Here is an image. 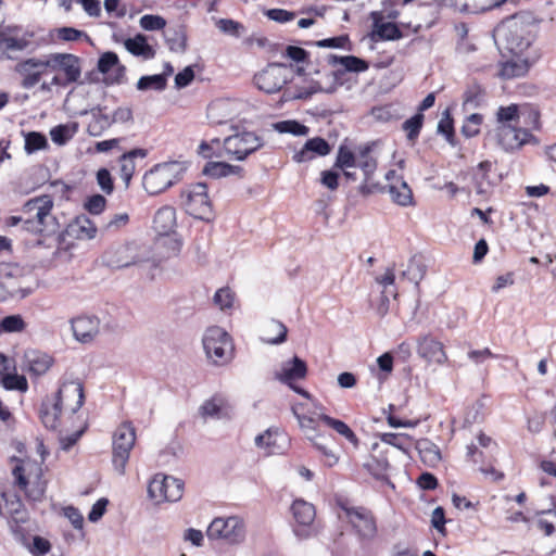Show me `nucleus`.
<instances>
[{
	"label": "nucleus",
	"mask_w": 556,
	"mask_h": 556,
	"mask_svg": "<svg viewBox=\"0 0 556 556\" xmlns=\"http://www.w3.org/2000/svg\"><path fill=\"white\" fill-rule=\"evenodd\" d=\"M54 206L50 194H42L27 200L20 208L24 214V231L40 236L53 231L55 217L52 215Z\"/></svg>",
	"instance_id": "obj_1"
},
{
	"label": "nucleus",
	"mask_w": 556,
	"mask_h": 556,
	"mask_svg": "<svg viewBox=\"0 0 556 556\" xmlns=\"http://www.w3.org/2000/svg\"><path fill=\"white\" fill-rule=\"evenodd\" d=\"M534 28V25L516 15L506 20L496 34L510 53L522 55L535 38Z\"/></svg>",
	"instance_id": "obj_2"
},
{
	"label": "nucleus",
	"mask_w": 556,
	"mask_h": 556,
	"mask_svg": "<svg viewBox=\"0 0 556 556\" xmlns=\"http://www.w3.org/2000/svg\"><path fill=\"white\" fill-rule=\"evenodd\" d=\"M45 68L53 74L52 84L67 87L77 83L81 76L80 59L71 53H50L45 55Z\"/></svg>",
	"instance_id": "obj_3"
},
{
	"label": "nucleus",
	"mask_w": 556,
	"mask_h": 556,
	"mask_svg": "<svg viewBox=\"0 0 556 556\" xmlns=\"http://www.w3.org/2000/svg\"><path fill=\"white\" fill-rule=\"evenodd\" d=\"M185 173L179 162H165L154 165L143 176V188L149 194L155 195L178 182Z\"/></svg>",
	"instance_id": "obj_4"
},
{
	"label": "nucleus",
	"mask_w": 556,
	"mask_h": 556,
	"mask_svg": "<svg viewBox=\"0 0 556 556\" xmlns=\"http://www.w3.org/2000/svg\"><path fill=\"white\" fill-rule=\"evenodd\" d=\"M202 343L206 357L214 365L224 366L233 358L232 340L227 331L218 326L206 329Z\"/></svg>",
	"instance_id": "obj_5"
},
{
	"label": "nucleus",
	"mask_w": 556,
	"mask_h": 556,
	"mask_svg": "<svg viewBox=\"0 0 556 556\" xmlns=\"http://www.w3.org/2000/svg\"><path fill=\"white\" fill-rule=\"evenodd\" d=\"M180 198L181 204L189 215L207 222L213 217L212 203L205 184L197 182L186 186L181 190Z\"/></svg>",
	"instance_id": "obj_6"
},
{
	"label": "nucleus",
	"mask_w": 556,
	"mask_h": 556,
	"mask_svg": "<svg viewBox=\"0 0 556 556\" xmlns=\"http://www.w3.org/2000/svg\"><path fill=\"white\" fill-rule=\"evenodd\" d=\"M264 146V141L253 131H242L226 137L222 147L224 156L243 161Z\"/></svg>",
	"instance_id": "obj_7"
},
{
	"label": "nucleus",
	"mask_w": 556,
	"mask_h": 556,
	"mask_svg": "<svg viewBox=\"0 0 556 556\" xmlns=\"http://www.w3.org/2000/svg\"><path fill=\"white\" fill-rule=\"evenodd\" d=\"M136 441V431L131 422L125 421L117 427L113 434V456L112 463L119 475L125 473L126 464L129 459L130 451Z\"/></svg>",
	"instance_id": "obj_8"
},
{
	"label": "nucleus",
	"mask_w": 556,
	"mask_h": 556,
	"mask_svg": "<svg viewBox=\"0 0 556 556\" xmlns=\"http://www.w3.org/2000/svg\"><path fill=\"white\" fill-rule=\"evenodd\" d=\"M211 540L223 539L229 544H239L245 538V527L242 519L237 516L215 518L206 530Z\"/></svg>",
	"instance_id": "obj_9"
},
{
	"label": "nucleus",
	"mask_w": 556,
	"mask_h": 556,
	"mask_svg": "<svg viewBox=\"0 0 556 556\" xmlns=\"http://www.w3.org/2000/svg\"><path fill=\"white\" fill-rule=\"evenodd\" d=\"M176 227V211L173 206L165 205L159 208L154 215L153 228L160 238L156 244L169 243L167 256L175 255L180 250V242L170 237Z\"/></svg>",
	"instance_id": "obj_10"
},
{
	"label": "nucleus",
	"mask_w": 556,
	"mask_h": 556,
	"mask_svg": "<svg viewBox=\"0 0 556 556\" xmlns=\"http://www.w3.org/2000/svg\"><path fill=\"white\" fill-rule=\"evenodd\" d=\"M182 492V481L170 476L156 475L148 485V494L155 503L177 502Z\"/></svg>",
	"instance_id": "obj_11"
},
{
	"label": "nucleus",
	"mask_w": 556,
	"mask_h": 556,
	"mask_svg": "<svg viewBox=\"0 0 556 556\" xmlns=\"http://www.w3.org/2000/svg\"><path fill=\"white\" fill-rule=\"evenodd\" d=\"M290 68L280 63H271L254 76V83L266 93L279 91L289 80Z\"/></svg>",
	"instance_id": "obj_12"
},
{
	"label": "nucleus",
	"mask_w": 556,
	"mask_h": 556,
	"mask_svg": "<svg viewBox=\"0 0 556 556\" xmlns=\"http://www.w3.org/2000/svg\"><path fill=\"white\" fill-rule=\"evenodd\" d=\"M340 508L358 535L363 539L371 540L377 533L376 520L370 510L364 507H351L345 503L339 502Z\"/></svg>",
	"instance_id": "obj_13"
},
{
	"label": "nucleus",
	"mask_w": 556,
	"mask_h": 556,
	"mask_svg": "<svg viewBox=\"0 0 556 556\" xmlns=\"http://www.w3.org/2000/svg\"><path fill=\"white\" fill-rule=\"evenodd\" d=\"M53 401L64 410L77 413L85 403L83 382L79 379L63 381Z\"/></svg>",
	"instance_id": "obj_14"
},
{
	"label": "nucleus",
	"mask_w": 556,
	"mask_h": 556,
	"mask_svg": "<svg viewBox=\"0 0 556 556\" xmlns=\"http://www.w3.org/2000/svg\"><path fill=\"white\" fill-rule=\"evenodd\" d=\"M497 144L505 151H514L528 143L532 134L518 125H503L495 129Z\"/></svg>",
	"instance_id": "obj_15"
},
{
	"label": "nucleus",
	"mask_w": 556,
	"mask_h": 556,
	"mask_svg": "<svg viewBox=\"0 0 556 556\" xmlns=\"http://www.w3.org/2000/svg\"><path fill=\"white\" fill-rule=\"evenodd\" d=\"M14 71L22 77L21 86L24 89H30L40 81L43 75H47L45 55L20 61Z\"/></svg>",
	"instance_id": "obj_16"
},
{
	"label": "nucleus",
	"mask_w": 556,
	"mask_h": 556,
	"mask_svg": "<svg viewBox=\"0 0 556 556\" xmlns=\"http://www.w3.org/2000/svg\"><path fill=\"white\" fill-rule=\"evenodd\" d=\"M370 20L372 22L370 37L374 41L396 40L403 37V33L399 26L393 22H387L382 12H371Z\"/></svg>",
	"instance_id": "obj_17"
},
{
	"label": "nucleus",
	"mask_w": 556,
	"mask_h": 556,
	"mask_svg": "<svg viewBox=\"0 0 556 556\" xmlns=\"http://www.w3.org/2000/svg\"><path fill=\"white\" fill-rule=\"evenodd\" d=\"M75 339L81 343L91 342L99 333L100 320L96 316L81 315L71 320Z\"/></svg>",
	"instance_id": "obj_18"
},
{
	"label": "nucleus",
	"mask_w": 556,
	"mask_h": 556,
	"mask_svg": "<svg viewBox=\"0 0 556 556\" xmlns=\"http://www.w3.org/2000/svg\"><path fill=\"white\" fill-rule=\"evenodd\" d=\"M105 260L108 266L113 268H125L142 261L137 254V245L135 243L119 245L114 250L108 251Z\"/></svg>",
	"instance_id": "obj_19"
},
{
	"label": "nucleus",
	"mask_w": 556,
	"mask_h": 556,
	"mask_svg": "<svg viewBox=\"0 0 556 556\" xmlns=\"http://www.w3.org/2000/svg\"><path fill=\"white\" fill-rule=\"evenodd\" d=\"M417 343L418 355L425 358L427 362L442 365L447 361L443 344L434 338L430 336H424L418 339Z\"/></svg>",
	"instance_id": "obj_20"
},
{
	"label": "nucleus",
	"mask_w": 556,
	"mask_h": 556,
	"mask_svg": "<svg viewBox=\"0 0 556 556\" xmlns=\"http://www.w3.org/2000/svg\"><path fill=\"white\" fill-rule=\"evenodd\" d=\"M53 362V357L45 352L28 350L24 354L23 366L27 372L39 377L45 375L51 368Z\"/></svg>",
	"instance_id": "obj_21"
},
{
	"label": "nucleus",
	"mask_w": 556,
	"mask_h": 556,
	"mask_svg": "<svg viewBox=\"0 0 556 556\" xmlns=\"http://www.w3.org/2000/svg\"><path fill=\"white\" fill-rule=\"evenodd\" d=\"M231 413V407L228 404L227 400L219 395L215 394L211 399L205 400L203 404L199 407V415L203 420L211 419H223L229 418Z\"/></svg>",
	"instance_id": "obj_22"
},
{
	"label": "nucleus",
	"mask_w": 556,
	"mask_h": 556,
	"mask_svg": "<svg viewBox=\"0 0 556 556\" xmlns=\"http://www.w3.org/2000/svg\"><path fill=\"white\" fill-rule=\"evenodd\" d=\"M306 375V363L302 358L293 356L282 364L281 370L276 372L275 378L287 386H291V382L302 380Z\"/></svg>",
	"instance_id": "obj_23"
},
{
	"label": "nucleus",
	"mask_w": 556,
	"mask_h": 556,
	"mask_svg": "<svg viewBox=\"0 0 556 556\" xmlns=\"http://www.w3.org/2000/svg\"><path fill=\"white\" fill-rule=\"evenodd\" d=\"M331 151L329 143L321 137L308 139L303 148L293 155L296 163H304L313 160L316 155L325 156Z\"/></svg>",
	"instance_id": "obj_24"
},
{
	"label": "nucleus",
	"mask_w": 556,
	"mask_h": 556,
	"mask_svg": "<svg viewBox=\"0 0 556 556\" xmlns=\"http://www.w3.org/2000/svg\"><path fill=\"white\" fill-rule=\"evenodd\" d=\"M13 460H16L18 464L13 468L12 475L15 479V483L18 485L21 490H23L26 494V496L34 501L39 502L42 500L45 495V486L42 483L38 482L33 488L28 489V480L25 476V468L21 464V460L16 457L12 458Z\"/></svg>",
	"instance_id": "obj_25"
},
{
	"label": "nucleus",
	"mask_w": 556,
	"mask_h": 556,
	"mask_svg": "<svg viewBox=\"0 0 556 556\" xmlns=\"http://www.w3.org/2000/svg\"><path fill=\"white\" fill-rule=\"evenodd\" d=\"M65 233L78 240L92 239L96 237L97 227L89 217L79 215L67 225Z\"/></svg>",
	"instance_id": "obj_26"
},
{
	"label": "nucleus",
	"mask_w": 556,
	"mask_h": 556,
	"mask_svg": "<svg viewBox=\"0 0 556 556\" xmlns=\"http://www.w3.org/2000/svg\"><path fill=\"white\" fill-rule=\"evenodd\" d=\"M486 102V90L477 81L467 85L463 94V110L470 112Z\"/></svg>",
	"instance_id": "obj_27"
},
{
	"label": "nucleus",
	"mask_w": 556,
	"mask_h": 556,
	"mask_svg": "<svg viewBox=\"0 0 556 556\" xmlns=\"http://www.w3.org/2000/svg\"><path fill=\"white\" fill-rule=\"evenodd\" d=\"M415 447L419 454L421 462L428 467H435L441 462V453L439 447L428 439L416 441Z\"/></svg>",
	"instance_id": "obj_28"
},
{
	"label": "nucleus",
	"mask_w": 556,
	"mask_h": 556,
	"mask_svg": "<svg viewBox=\"0 0 556 556\" xmlns=\"http://www.w3.org/2000/svg\"><path fill=\"white\" fill-rule=\"evenodd\" d=\"M146 156H147V150L134 149L127 153H124L119 157L121 178L124 180L126 186H128V184L135 173V169H136L135 159L136 157L144 159Z\"/></svg>",
	"instance_id": "obj_29"
},
{
	"label": "nucleus",
	"mask_w": 556,
	"mask_h": 556,
	"mask_svg": "<svg viewBox=\"0 0 556 556\" xmlns=\"http://www.w3.org/2000/svg\"><path fill=\"white\" fill-rule=\"evenodd\" d=\"M62 407L53 400H46L39 408V416L47 429L55 430L59 426V418Z\"/></svg>",
	"instance_id": "obj_30"
},
{
	"label": "nucleus",
	"mask_w": 556,
	"mask_h": 556,
	"mask_svg": "<svg viewBox=\"0 0 556 556\" xmlns=\"http://www.w3.org/2000/svg\"><path fill=\"white\" fill-rule=\"evenodd\" d=\"M125 48L132 55L142 56L144 60L155 56L154 49L147 42L146 36L141 34L136 35L134 38H128L125 41Z\"/></svg>",
	"instance_id": "obj_31"
},
{
	"label": "nucleus",
	"mask_w": 556,
	"mask_h": 556,
	"mask_svg": "<svg viewBox=\"0 0 556 556\" xmlns=\"http://www.w3.org/2000/svg\"><path fill=\"white\" fill-rule=\"evenodd\" d=\"M28 46L24 38H15L0 33V59H14L15 52H21Z\"/></svg>",
	"instance_id": "obj_32"
},
{
	"label": "nucleus",
	"mask_w": 556,
	"mask_h": 556,
	"mask_svg": "<svg viewBox=\"0 0 556 556\" xmlns=\"http://www.w3.org/2000/svg\"><path fill=\"white\" fill-rule=\"evenodd\" d=\"M328 62L332 66L341 65L346 72L353 73H362L367 71L369 67L365 60L354 55L338 56L332 54L329 56Z\"/></svg>",
	"instance_id": "obj_33"
},
{
	"label": "nucleus",
	"mask_w": 556,
	"mask_h": 556,
	"mask_svg": "<svg viewBox=\"0 0 556 556\" xmlns=\"http://www.w3.org/2000/svg\"><path fill=\"white\" fill-rule=\"evenodd\" d=\"M203 174L214 178L227 177L230 175L242 176L243 168L225 162H208L203 168Z\"/></svg>",
	"instance_id": "obj_34"
},
{
	"label": "nucleus",
	"mask_w": 556,
	"mask_h": 556,
	"mask_svg": "<svg viewBox=\"0 0 556 556\" xmlns=\"http://www.w3.org/2000/svg\"><path fill=\"white\" fill-rule=\"evenodd\" d=\"M291 510L296 522L303 526H309L316 516L313 504L303 500H295L291 506Z\"/></svg>",
	"instance_id": "obj_35"
},
{
	"label": "nucleus",
	"mask_w": 556,
	"mask_h": 556,
	"mask_svg": "<svg viewBox=\"0 0 556 556\" xmlns=\"http://www.w3.org/2000/svg\"><path fill=\"white\" fill-rule=\"evenodd\" d=\"M388 191L396 204L401 206L413 204V192L406 181L401 180L399 185L389 184Z\"/></svg>",
	"instance_id": "obj_36"
},
{
	"label": "nucleus",
	"mask_w": 556,
	"mask_h": 556,
	"mask_svg": "<svg viewBox=\"0 0 556 556\" xmlns=\"http://www.w3.org/2000/svg\"><path fill=\"white\" fill-rule=\"evenodd\" d=\"M279 441H286V434L277 430L271 431L270 429L255 438L256 446L267 448L268 453L280 452V447L278 446Z\"/></svg>",
	"instance_id": "obj_37"
},
{
	"label": "nucleus",
	"mask_w": 556,
	"mask_h": 556,
	"mask_svg": "<svg viewBox=\"0 0 556 556\" xmlns=\"http://www.w3.org/2000/svg\"><path fill=\"white\" fill-rule=\"evenodd\" d=\"M318 418L324 421L328 427L332 428L339 434L344 437L349 442H351L354 446L358 445V439L353 430L342 420L334 419L328 415L320 414Z\"/></svg>",
	"instance_id": "obj_38"
},
{
	"label": "nucleus",
	"mask_w": 556,
	"mask_h": 556,
	"mask_svg": "<svg viewBox=\"0 0 556 556\" xmlns=\"http://www.w3.org/2000/svg\"><path fill=\"white\" fill-rule=\"evenodd\" d=\"M312 443L314 447L321 454L323 462L326 466L332 467L338 463V456L329 446L330 443H332V438L330 435L323 434Z\"/></svg>",
	"instance_id": "obj_39"
},
{
	"label": "nucleus",
	"mask_w": 556,
	"mask_h": 556,
	"mask_svg": "<svg viewBox=\"0 0 556 556\" xmlns=\"http://www.w3.org/2000/svg\"><path fill=\"white\" fill-rule=\"evenodd\" d=\"M507 0H460V3L466 4L460 8V13H479L485 12L501 7Z\"/></svg>",
	"instance_id": "obj_40"
},
{
	"label": "nucleus",
	"mask_w": 556,
	"mask_h": 556,
	"mask_svg": "<svg viewBox=\"0 0 556 556\" xmlns=\"http://www.w3.org/2000/svg\"><path fill=\"white\" fill-rule=\"evenodd\" d=\"M495 115L497 126L518 125L520 119L519 105L509 104L507 106H500Z\"/></svg>",
	"instance_id": "obj_41"
},
{
	"label": "nucleus",
	"mask_w": 556,
	"mask_h": 556,
	"mask_svg": "<svg viewBox=\"0 0 556 556\" xmlns=\"http://www.w3.org/2000/svg\"><path fill=\"white\" fill-rule=\"evenodd\" d=\"M380 438L382 443L395 447L403 453H407L413 444V439L404 433H382Z\"/></svg>",
	"instance_id": "obj_42"
},
{
	"label": "nucleus",
	"mask_w": 556,
	"mask_h": 556,
	"mask_svg": "<svg viewBox=\"0 0 556 556\" xmlns=\"http://www.w3.org/2000/svg\"><path fill=\"white\" fill-rule=\"evenodd\" d=\"M292 413L296 418L300 428L304 431L306 438L313 442L318 439L321 434L317 432L316 419L314 417L301 415L296 412L295 407H292Z\"/></svg>",
	"instance_id": "obj_43"
},
{
	"label": "nucleus",
	"mask_w": 556,
	"mask_h": 556,
	"mask_svg": "<svg viewBox=\"0 0 556 556\" xmlns=\"http://www.w3.org/2000/svg\"><path fill=\"white\" fill-rule=\"evenodd\" d=\"M228 103L225 101L212 102L207 108V117L211 123L222 125L230 118V114L227 113Z\"/></svg>",
	"instance_id": "obj_44"
},
{
	"label": "nucleus",
	"mask_w": 556,
	"mask_h": 556,
	"mask_svg": "<svg viewBox=\"0 0 556 556\" xmlns=\"http://www.w3.org/2000/svg\"><path fill=\"white\" fill-rule=\"evenodd\" d=\"M334 90H336V86H331L328 89H308V87H296L294 90H292L291 88H289L283 92V99L287 101H289V100H307L314 93H317V92L332 93Z\"/></svg>",
	"instance_id": "obj_45"
},
{
	"label": "nucleus",
	"mask_w": 556,
	"mask_h": 556,
	"mask_svg": "<svg viewBox=\"0 0 556 556\" xmlns=\"http://www.w3.org/2000/svg\"><path fill=\"white\" fill-rule=\"evenodd\" d=\"M166 87V76L163 74H156L151 76H142L137 83L138 90L154 89L157 91L164 90Z\"/></svg>",
	"instance_id": "obj_46"
},
{
	"label": "nucleus",
	"mask_w": 556,
	"mask_h": 556,
	"mask_svg": "<svg viewBox=\"0 0 556 556\" xmlns=\"http://www.w3.org/2000/svg\"><path fill=\"white\" fill-rule=\"evenodd\" d=\"M388 453H389V448H386V450L381 451L380 456L374 455L371 457V460L366 464V467L371 475H374L376 477H380L384 472H387V470L389 469V466H390L389 460H388Z\"/></svg>",
	"instance_id": "obj_47"
},
{
	"label": "nucleus",
	"mask_w": 556,
	"mask_h": 556,
	"mask_svg": "<svg viewBox=\"0 0 556 556\" xmlns=\"http://www.w3.org/2000/svg\"><path fill=\"white\" fill-rule=\"evenodd\" d=\"M370 148L365 147L361 150L356 166L359 167L365 175L366 180L375 173L377 168V161L369 155Z\"/></svg>",
	"instance_id": "obj_48"
},
{
	"label": "nucleus",
	"mask_w": 556,
	"mask_h": 556,
	"mask_svg": "<svg viewBox=\"0 0 556 556\" xmlns=\"http://www.w3.org/2000/svg\"><path fill=\"white\" fill-rule=\"evenodd\" d=\"M47 138L41 132L30 131L25 136V150L27 153H34L42 150L47 148Z\"/></svg>",
	"instance_id": "obj_49"
},
{
	"label": "nucleus",
	"mask_w": 556,
	"mask_h": 556,
	"mask_svg": "<svg viewBox=\"0 0 556 556\" xmlns=\"http://www.w3.org/2000/svg\"><path fill=\"white\" fill-rule=\"evenodd\" d=\"M76 126L58 125L50 130L51 140L56 144H65L75 134Z\"/></svg>",
	"instance_id": "obj_50"
},
{
	"label": "nucleus",
	"mask_w": 556,
	"mask_h": 556,
	"mask_svg": "<svg viewBox=\"0 0 556 556\" xmlns=\"http://www.w3.org/2000/svg\"><path fill=\"white\" fill-rule=\"evenodd\" d=\"M424 123V115L422 113H417L410 118L406 119L403 123V129L407 134V139L410 141H414L419 136V132L421 130Z\"/></svg>",
	"instance_id": "obj_51"
},
{
	"label": "nucleus",
	"mask_w": 556,
	"mask_h": 556,
	"mask_svg": "<svg viewBox=\"0 0 556 556\" xmlns=\"http://www.w3.org/2000/svg\"><path fill=\"white\" fill-rule=\"evenodd\" d=\"M483 122V116L478 113H471L465 121L462 127V134L467 138L477 136L480 131V126Z\"/></svg>",
	"instance_id": "obj_52"
},
{
	"label": "nucleus",
	"mask_w": 556,
	"mask_h": 556,
	"mask_svg": "<svg viewBox=\"0 0 556 556\" xmlns=\"http://www.w3.org/2000/svg\"><path fill=\"white\" fill-rule=\"evenodd\" d=\"M216 26L222 33L235 38L241 37L242 33L244 31V26L241 23L230 18L218 20L216 22Z\"/></svg>",
	"instance_id": "obj_53"
},
{
	"label": "nucleus",
	"mask_w": 556,
	"mask_h": 556,
	"mask_svg": "<svg viewBox=\"0 0 556 556\" xmlns=\"http://www.w3.org/2000/svg\"><path fill=\"white\" fill-rule=\"evenodd\" d=\"M275 128L282 134H292L294 136H305L308 132V127L296 121H283L275 125Z\"/></svg>",
	"instance_id": "obj_54"
},
{
	"label": "nucleus",
	"mask_w": 556,
	"mask_h": 556,
	"mask_svg": "<svg viewBox=\"0 0 556 556\" xmlns=\"http://www.w3.org/2000/svg\"><path fill=\"white\" fill-rule=\"evenodd\" d=\"M2 384L7 390H17L21 392H25L28 389L26 378L17 374L4 375L2 378Z\"/></svg>",
	"instance_id": "obj_55"
},
{
	"label": "nucleus",
	"mask_w": 556,
	"mask_h": 556,
	"mask_svg": "<svg viewBox=\"0 0 556 556\" xmlns=\"http://www.w3.org/2000/svg\"><path fill=\"white\" fill-rule=\"evenodd\" d=\"M140 27L148 31L161 30L166 26V21L160 15L146 14L139 20Z\"/></svg>",
	"instance_id": "obj_56"
},
{
	"label": "nucleus",
	"mask_w": 556,
	"mask_h": 556,
	"mask_svg": "<svg viewBox=\"0 0 556 556\" xmlns=\"http://www.w3.org/2000/svg\"><path fill=\"white\" fill-rule=\"evenodd\" d=\"M336 167H339L341 169L355 167L356 166V157L354 153L349 150L348 148L341 146L339 148L337 160L334 163Z\"/></svg>",
	"instance_id": "obj_57"
},
{
	"label": "nucleus",
	"mask_w": 556,
	"mask_h": 556,
	"mask_svg": "<svg viewBox=\"0 0 556 556\" xmlns=\"http://www.w3.org/2000/svg\"><path fill=\"white\" fill-rule=\"evenodd\" d=\"M219 147L220 140L218 138H214L210 142L202 141L199 146V154L205 159L224 157L223 149L220 151L215 150V148L219 149Z\"/></svg>",
	"instance_id": "obj_58"
},
{
	"label": "nucleus",
	"mask_w": 556,
	"mask_h": 556,
	"mask_svg": "<svg viewBox=\"0 0 556 556\" xmlns=\"http://www.w3.org/2000/svg\"><path fill=\"white\" fill-rule=\"evenodd\" d=\"M527 71H528L527 62L519 64L515 61H509L503 65L501 73L504 78H513V77H519V76L525 75L527 73Z\"/></svg>",
	"instance_id": "obj_59"
},
{
	"label": "nucleus",
	"mask_w": 556,
	"mask_h": 556,
	"mask_svg": "<svg viewBox=\"0 0 556 556\" xmlns=\"http://www.w3.org/2000/svg\"><path fill=\"white\" fill-rule=\"evenodd\" d=\"M118 56L115 52L108 51L104 52L98 60V71L102 74H108L112 71L116 65H118Z\"/></svg>",
	"instance_id": "obj_60"
},
{
	"label": "nucleus",
	"mask_w": 556,
	"mask_h": 556,
	"mask_svg": "<svg viewBox=\"0 0 556 556\" xmlns=\"http://www.w3.org/2000/svg\"><path fill=\"white\" fill-rule=\"evenodd\" d=\"M56 31H58V38L63 41H77L80 39L90 41V37L85 31L73 28V27H61Z\"/></svg>",
	"instance_id": "obj_61"
},
{
	"label": "nucleus",
	"mask_w": 556,
	"mask_h": 556,
	"mask_svg": "<svg viewBox=\"0 0 556 556\" xmlns=\"http://www.w3.org/2000/svg\"><path fill=\"white\" fill-rule=\"evenodd\" d=\"M1 328L4 332H20L25 328V321L20 315H10L2 319Z\"/></svg>",
	"instance_id": "obj_62"
},
{
	"label": "nucleus",
	"mask_w": 556,
	"mask_h": 556,
	"mask_svg": "<svg viewBox=\"0 0 556 556\" xmlns=\"http://www.w3.org/2000/svg\"><path fill=\"white\" fill-rule=\"evenodd\" d=\"M213 301L220 309L229 308L233 303V293L229 288H220L215 292Z\"/></svg>",
	"instance_id": "obj_63"
},
{
	"label": "nucleus",
	"mask_w": 556,
	"mask_h": 556,
	"mask_svg": "<svg viewBox=\"0 0 556 556\" xmlns=\"http://www.w3.org/2000/svg\"><path fill=\"white\" fill-rule=\"evenodd\" d=\"M547 517H541L538 520V527L542 530L546 535H551L554 532L556 526V511L547 510L543 513Z\"/></svg>",
	"instance_id": "obj_64"
}]
</instances>
